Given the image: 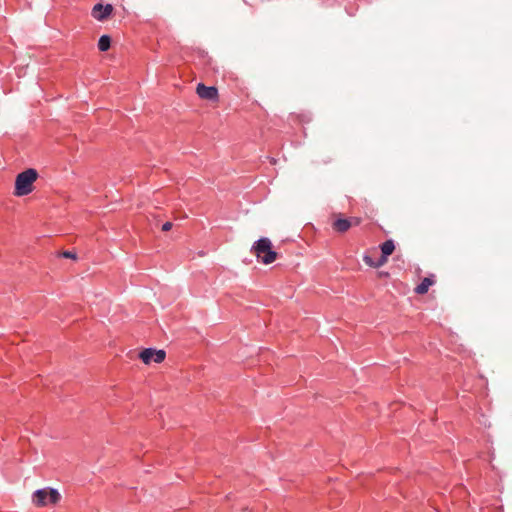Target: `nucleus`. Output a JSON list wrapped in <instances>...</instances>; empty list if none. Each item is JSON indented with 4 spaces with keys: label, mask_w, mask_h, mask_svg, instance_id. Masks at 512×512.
I'll return each instance as SVG.
<instances>
[{
    "label": "nucleus",
    "mask_w": 512,
    "mask_h": 512,
    "mask_svg": "<svg viewBox=\"0 0 512 512\" xmlns=\"http://www.w3.org/2000/svg\"><path fill=\"white\" fill-rule=\"evenodd\" d=\"M112 39L109 35H102L98 40V49L101 52H106L111 47Z\"/></svg>",
    "instance_id": "nucleus-11"
},
{
    "label": "nucleus",
    "mask_w": 512,
    "mask_h": 512,
    "mask_svg": "<svg viewBox=\"0 0 512 512\" xmlns=\"http://www.w3.org/2000/svg\"><path fill=\"white\" fill-rule=\"evenodd\" d=\"M173 224L171 222H165L163 225H162V231L164 232H167V231H170L171 228H172Z\"/></svg>",
    "instance_id": "nucleus-14"
},
{
    "label": "nucleus",
    "mask_w": 512,
    "mask_h": 512,
    "mask_svg": "<svg viewBox=\"0 0 512 512\" xmlns=\"http://www.w3.org/2000/svg\"><path fill=\"white\" fill-rule=\"evenodd\" d=\"M166 352L164 350H156L153 348H145L139 354V358L145 363L151 362L161 363L165 360Z\"/></svg>",
    "instance_id": "nucleus-4"
},
{
    "label": "nucleus",
    "mask_w": 512,
    "mask_h": 512,
    "mask_svg": "<svg viewBox=\"0 0 512 512\" xmlns=\"http://www.w3.org/2000/svg\"><path fill=\"white\" fill-rule=\"evenodd\" d=\"M435 283V280L433 279V275L429 276V277H425L421 282L420 284H418L415 289H414V292L416 294H419V295H423L425 293L428 292L429 290V287L432 286L433 284Z\"/></svg>",
    "instance_id": "nucleus-8"
},
{
    "label": "nucleus",
    "mask_w": 512,
    "mask_h": 512,
    "mask_svg": "<svg viewBox=\"0 0 512 512\" xmlns=\"http://www.w3.org/2000/svg\"><path fill=\"white\" fill-rule=\"evenodd\" d=\"M378 275H379V277H385V278L390 276L389 272H385V271H380L378 273Z\"/></svg>",
    "instance_id": "nucleus-15"
},
{
    "label": "nucleus",
    "mask_w": 512,
    "mask_h": 512,
    "mask_svg": "<svg viewBox=\"0 0 512 512\" xmlns=\"http://www.w3.org/2000/svg\"><path fill=\"white\" fill-rule=\"evenodd\" d=\"M381 253L387 257L393 254L395 250V244L392 239H388L380 245Z\"/></svg>",
    "instance_id": "nucleus-10"
},
{
    "label": "nucleus",
    "mask_w": 512,
    "mask_h": 512,
    "mask_svg": "<svg viewBox=\"0 0 512 512\" xmlns=\"http://www.w3.org/2000/svg\"><path fill=\"white\" fill-rule=\"evenodd\" d=\"M251 252L256 256L257 260L263 264L273 263L278 253L272 249V242L269 238L262 237L254 242Z\"/></svg>",
    "instance_id": "nucleus-2"
},
{
    "label": "nucleus",
    "mask_w": 512,
    "mask_h": 512,
    "mask_svg": "<svg viewBox=\"0 0 512 512\" xmlns=\"http://www.w3.org/2000/svg\"><path fill=\"white\" fill-rule=\"evenodd\" d=\"M113 11L114 7L112 4L104 5L99 2L93 6L91 16L97 21L104 22L112 15Z\"/></svg>",
    "instance_id": "nucleus-5"
},
{
    "label": "nucleus",
    "mask_w": 512,
    "mask_h": 512,
    "mask_svg": "<svg viewBox=\"0 0 512 512\" xmlns=\"http://www.w3.org/2000/svg\"><path fill=\"white\" fill-rule=\"evenodd\" d=\"M196 93L201 99L217 102L219 100L218 89L215 86H206L203 83H198Z\"/></svg>",
    "instance_id": "nucleus-6"
},
{
    "label": "nucleus",
    "mask_w": 512,
    "mask_h": 512,
    "mask_svg": "<svg viewBox=\"0 0 512 512\" xmlns=\"http://www.w3.org/2000/svg\"><path fill=\"white\" fill-rule=\"evenodd\" d=\"M59 256L64 257V258L74 259V260L77 258L76 253L72 252V251H64V252L60 253Z\"/></svg>",
    "instance_id": "nucleus-13"
},
{
    "label": "nucleus",
    "mask_w": 512,
    "mask_h": 512,
    "mask_svg": "<svg viewBox=\"0 0 512 512\" xmlns=\"http://www.w3.org/2000/svg\"><path fill=\"white\" fill-rule=\"evenodd\" d=\"M331 217L333 219L331 223L333 231L343 234L351 228V223L349 222L348 217H343V214L333 213Z\"/></svg>",
    "instance_id": "nucleus-7"
},
{
    "label": "nucleus",
    "mask_w": 512,
    "mask_h": 512,
    "mask_svg": "<svg viewBox=\"0 0 512 512\" xmlns=\"http://www.w3.org/2000/svg\"><path fill=\"white\" fill-rule=\"evenodd\" d=\"M60 500L61 495L55 488L38 489L32 496V502L37 507H44L48 504L56 505Z\"/></svg>",
    "instance_id": "nucleus-3"
},
{
    "label": "nucleus",
    "mask_w": 512,
    "mask_h": 512,
    "mask_svg": "<svg viewBox=\"0 0 512 512\" xmlns=\"http://www.w3.org/2000/svg\"><path fill=\"white\" fill-rule=\"evenodd\" d=\"M348 220L351 223V227L359 226L362 223V218L360 217H348Z\"/></svg>",
    "instance_id": "nucleus-12"
},
{
    "label": "nucleus",
    "mask_w": 512,
    "mask_h": 512,
    "mask_svg": "<svg viewBox=\"0 0 512 512\" xmlns=\"http://www.w3.org/2000/svg\"><path fill=\"white\" fill-rule=\"evenodd\" d=\"M38 176V172L34 168H28L19 173L15 179L13 194L18 197L30 194L33 191V184L37 180Z\"/></svg>",
    "instance_id": "nucleus-1"
},
{
    "label": "nucleus",
    "mask_w": 512,
    "mask_h": 512,
    "mask_svg": "<svg viewBox=\"0 0 512 512\" xmlns=\"http://www.w3.org/2000/svg\"><path fill=\"white\" fill-rule=\"evenodd\" d=\"M363 260H364V262H365L368 266H370V267H374V268H379V267L383 266V265L387 262L388 257H387V256H385V255H383V254L381 253L380 257H379L376 261H374V260H373L370 256H368V255H365V256L363 257Z\"/></svg>",
    "instance_id": "nucleus-9"
}]
</instances>
